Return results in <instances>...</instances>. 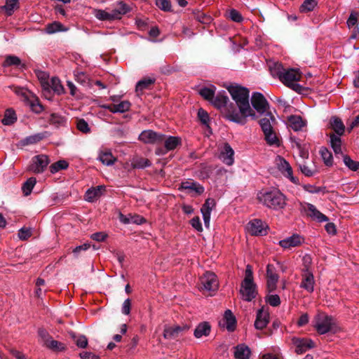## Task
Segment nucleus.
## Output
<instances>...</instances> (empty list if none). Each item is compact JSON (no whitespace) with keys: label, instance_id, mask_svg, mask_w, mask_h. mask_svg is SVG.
I'll return each mask as SVG.
<instances>
[{"label":"nucleus","instance_id":"aec40b11","mask_svg":"<svg viewBox=\"0 0 359 359\" xmlns=\"http://www.w3.org/2000/svg\"><path fill=\"white\" fill-rule=\"evenodd\" d=\"M269 314L266 311L263 309L258 310L257 317L255 322V327L257 330H262L266 327L269 322Z\"/></svg>","mask_w":359,"mask_h":359},{"label":"nucleus","instance_id":"f257e3e1","mask_svg":"<svg viewBox=\"0 0 359 359\" xmlns=\"http://www.w3.org/2000/svg\"><path fill=\"white\" fill-rule=\"evenodd\" d=\"M228 90L238 107L237 110L232 104L225 108L224 116L226 119L236 123L244 125L248 117L256 118V114L249 103V90L240 86H231Z\"/></svg>","mask_w":359,"mask_h":359},{"label":"nucleus","instance_id":"c756f323","mask_svg":"<svg viewBox=\"0 0 359 359\" xmlns=\"http://www.w3.org/2000/svg\"><path fill=\"white\" fill-rule=\"evenodd\" d=\"M111 11L115 20H116L120 19L121 15L126 14L130 11V7L123 1H119L116 7Z\"/></svg>","mask_w":359,"mask_h":359},{"label":"nucleus","instance_id":"4468645a","mask_svg":"<svg viewBox=\"0 0 359 359\" xmlns=\"http://www.w3.org/2000/svg\"><path fill=\"white\" fill-rule=\"evenodd\" d=\"M215 206V201L212 198L206 199L205 203L201 209L205 227L209 228L210 222V215L212 210Z\"/></svg>","mask_w":359,"mask_h":359},{"label":"nucleus","instance_id":"3c124183","mask_svg":"<svg viewBox=\"0 0 359 359\" xmlns=\"http://www.w3.org/2000/svg\"><path fill=\"white\" fill-rule=\"evenodd\" d=\"M154 83V80L151 79H144L140 81L136 85V91H142L147 89Z\"/></svg>","mask_w":359,"mask_h":359},{"label":"nucleus","instance_id":"6e6552de","mask_svg":"<svg viewBox=\"0 0 359 359\" xmlns=\"http://www.w3.org/2000/svg\"><path fill=\"white\" fill-rule=\"evenodd\" d=\"M266 279L267 290L271 292L276 289L279 279L276 269L273 264H269L266 266Z\"/></svg>","mask_w":359,"mask_h":359},{"label":"nucleus","instance_id":"412c9836","mask_svg":"<svg viewBox=\"0 0 359 359\" xmlns=\"http://www.w3.org/2000/svg\"><path fill=\"white\" fill-rule=\"evenodd\" d=\"M130 102L125 100L116 104H103L102 105V107L108 109L112 113H123L130 109Z\"/></svg>","mask_w":359,"mask_h":359},{"label":"nucleus","instance_id":"4c0bfd02","mask_svg":"<svg viewBox=\"0 0 359 359\" xmlns=\"http://www.w3.org/2000/svg\"><path fill=\"white\" fill-rule=\"evenodd\" d=\"M98 158L104 165H111L116 161V158L109 151H101Z\"/></svg>","mask_w":359,"mask_h":359},{"label":"nucleus","instance_id":"6e6d98bb","mask_svg":"<svg viewBox=\"0 0 359 359\" xmlns=\"http://www.w3.org/2000/svg\"><path fill=\"white\" fill-rule=\"evenodd\" d=\"M76 127L79 131L83 133H89L90 132V128L88 123L83 118L79 119L77 121Z\"/></svg>","mask_w":359,"mask_h":359},{"label":"nucleus","instance_id":"c03bdc74","mask_svg":"<svg viewBox=\"0 0 359 359\" xmlns=\"http://www.w3.org/2000/svg\"><path fill=\"white\" fill-rule=\"evenodd\" d=\"M265 136V140L267 142V143L270 145H279V140L276 136V133L273 131V130H269V132H264V133Z\"/></svg>","mask_w":359,"mask_h":359},{"label":"nucleus","instance_id":"bf43d9fd","mask_svg":"<svg viewBox=\"0 0 359 359\" xmlns=\"http://www.w3.org/2000/svg\"><path fill=\"white\" fill-rule=\"evenodd\" d=\"M312 264L311 257L309 255H306L302 257L303 269L302 272H307L310 271V266Z\"/></svg>","mask_w":359,"mask_h":359},{"label":"nucleus","instance_id":"2f4dec72","mask_svg":"<svg viewBox=\"0 0 359 359\" xmlns=\"http://www.w3.org/2000/svg\"><path fill=\"white\" fill-rule=\"evenodd\" d=\"M43 138V135L42 134L38 133L33 135H30L29 137H25V139L20 140L18 143V146L25 147L29 144H34L39 142H40Z\"/></svg>","mask_w":359,"mask_h":359},{"label":"nucleus","instance_id":"a211bd4d","mask_svg":"<svg viewBox=\"0 0 359 359\" xmlns=\"http://www.w3.org/2000/svg\"><path fill=\"white\" fill-rule=\"evenodd\" d=\"M302 280L300 287L311 293L314 290L315 280L311 271L302 272Z\"/></svg>","mask_w":359,"mask_h":359},{"label":"nucleus","instance_id":"a18cd8bd","mask_svg":"<svg viewBox=\"0 0 359 359\" xmlns=\"http://www.w3.org/2000/svg\"><path fill=\"white\" fill-rule=\"evenodd\" d=\"M36 183L35 177L29 178L22 185V189L25 196H28L31 194L32 189Z\"/></svg>","mask_w":359,"mask_h":359},{"label":"nucleus","instance_id":"37998d69","mask_svg":"<svg viewBox=\"0 0 359 359\" xmlns=\"http://www.w3.org/2000/svg\"><path fill=\"white\" fill-rule=\"evenodd\" d=\"M63 25L59 22H53L48 24L45 27V32L48 34H52L57 32L63 31Z\"/></svg>","mask_w":359,"mask_h":359},{"label":"nucleus","instance_id":"774afa93","mask_svg":"<svg viewBox=\"0 0 359 359\" xmlns=\"http://www.w3.org/2000/svg\"><path fill=\"white\" fill-rule=\"evenodd\" d=\"M32 235L31 230L27 228H22L19 230L18 237L21 240H26Z\"/></svg>","mask_w":359,"mask_h":359},{"label":"nucleus","instance_id":"4be33fe9","mask_svg":"<svg viewBox=\"0 0 359 359\" xmlns=\"http://www.w3.org/2000/svg\"><path fill=\"white\" fill-rule=\"evenodd\" d=\"M180 189L187 190L189 194L194 192L196 195H201L204 192L203 187L193 181L182 182Z\"/></svg>","mask_w":359,"mask_h":359},{"label":"nucleus","instance_id":"cd10ccee","mask_svg":"<svg viewBox=\"0 0 359 359\" xmlns=\"http://www.w3.org/2000/svg\"><path fill=\"white\" fill-rule=\"evenodd\" d=\"M341 136L336 135L334 133L330 135V145L335 153V154H341Z\"/></svg>","mask_w":359,"mask_h":359},{"label":"nucleus","instance_id":"052dcab7","mask_svg":"<svg viewBox=\"0 0 359 359\" xmlns=\"http://www.w3.org/2000/svg\"><path fill=\"white\" fill-rule=\"evenodd\" d=\"M266 301L272 306H278L280 304V299L278 294H271L267 296Z\"/></svg>","mask_w":359,"mask_h":359},{"label":"nucleus","instance_id":"9d476101","mask_svg":"<svg viewBox=\"0 0 359 359\" xmlns=\"http://www.w3.org/2000/svg\"><path fill=\"white\" fill-rule=\"evenodd\" d=\"M49 162V158L46 155L36 156L32 158V163L29 167V170L34 173L43 172Z\"/></svg>","mask_w":359,"mask_h":359},{"label":"nucleus","instance_id":"f8f14e48","mask_svg":"<svg viewBox=\"0 0 359 359\" xmlns=\"http://www.w3.org/2000/svg\"><path fill=\"white\" fill-rule=\"evenodd\" d=\"M292 341L295 347V352L298 354L303 353L314 346L313 341L309 339L294 337Z\"/></svg>","mask_w":359,"mask_h":359},{"label":"nucleus","instance_id":"72a5a7b5","mask_svg":"<svg viewBox=\"0 0 359 359\" xmlns=\"http://www.w3.org/2000/svg\"><path fill=\"white\" fill-rule=\"evenodd\" d=\"M228 100H229V97L226 95V93L224 92L222 93H218L217 95V96L213 98V100L211 102L217 108L221 109L222 107H226Z\"/></svg>","mask_w":359,"mask_h":359},{"label":"nucleus","instance_id":"f704fd0d","mask_svg":"<svg viewBox=\"0 0 359 359\" xmlns=\"http://www.w3.org/2000/svg\"><path fill=\"white\" fill-rule=\"evenodd\" d=\"M93 14L100 20H115L112 11L108 12L104 10L94 9Z\"/></svg>","mask_w":359,"mask_h":359},{"label":"nucleus","instance_id":"0eeeda50","mask_svg":"<svg viewBox=\"0 0 359 359\" xmlns=\"http://www.w3.org/2000/svg\"><path fill=\"white\" fill-rule=\"evenodd\" d=\"M139 140L146 144H158L163 142L164 135L151 130H147L140 133Z\"/></svg>","mask_w":359,"mask_h":359},{"label":"nucleus","instance_id":"9b49d317","mask_svg":"<svg viewBox=\"0 0 359 359\" xmlns=\"http://www.w3.org/2000/svg\"><path fill=\"white\" fill-rule=\"evenodd\" d=\"M251 102L253 107L259 114H264L269 108L267 100L260 93H254L252 94Z\"/></svg>","mask_w":359,"mask_h":359},{"label":"nucleus","instance_id":"b1692460","mask_svg":"<svg viewBox=\"0 0 359 359\" xmlns=\"http://www.w3.org/2000/svg\"><path fill=\"white\" fill-rule=\"evenodd\" d=\"M219 324L223 326H226L229 331H233L236 327V318L232 312L230 310H226L224 313L222 322Z\"/></svg>","mask_w":359,"mask_h":359},{"label":"nucleus","instance_id":"2eb2a0df","mask_svg":"<svg viewBox=\"0 0 359 359\" xmlns=\"http://www.w3.org/2000/svg\"><path fill=\"white\" fill-rule=\"evenodd\" d=\"M304 239L298 234H293L283 240L279 241V245L285 248L290 249L301 245L304 243Z\"/></svg>","mask_w":359,"mask_h":359},{"label":"nucleus","instance_id":"4d7b16f0","mask_svg":"<svg viewBox=\"0 0 359 359\" xmlns=\"http://www.w3.org/2000/svg\"><path fill=\"white\" fill-rule=\"evenodd\" d=\"M299 167L301 172L307 177L313 176L316 172V169L310 168L305 163H300Z\"/></svg>","mask_w":359,"mask_h":359},{"label":"nucleus","instance_id":"f3484780","mask_svg":"<svg viewBox=\"0 0 359 359\" xmlns=\"http://www.w3.org/2000/svg\"><path fill=\"white\" fill-rule=\"evenodd\" d=\"M186 327L180 325L165 326L163 330V337L166 339H175L180 337L181 334L186 330Z\"/></svg>","mask_w":359,"mask_h":359},{"label":"nucleus","instance_id":"13d9d810","mask_svg":"<svg viewBox=\"0 0 359 359\" xmlns=\"http://www.w3.org/2000/svg\"><path fill=\"white\" fill-rule=\"evenodd\" d=\"M294 144H295V146H296L297 149L299 151V156L303 159L307 158L309 157V151H308V149L306 147V145H302L299 142H295Z\"/></svg>","mask_w":359,"mask_h":359},{"label":"nucleus","instance_id":"6ab92c4d","mask_svg":"<svg viewBox=\"0 0 359 359\" xmlns=\"http://www.w3.org/2000/svg\"><path fill=\"white\" fill-rule=\"evenodd\" d=\"M234 151L228 143L224 144L219 158L227 165H231L234 162Z\"/></svg>","mask_w":359,"mask_h":359},{"label":"nucleus","instance_id":"c85d7f7f","mask_svg":"<svg viewBox=\"0 0 359 359\" xmlns=\"http://www.w3.org/2000/svg\"><path fill=\"white\" fill-rule=\"evenodd\" d=\"M250 353V350L247 346L241 344L235 348L234 355L237 359H249Z\"/></svg>","mask_w":359,"mask_h":359},{"label":"nucleus","instance_id":"58836bf2","mask_svg":"<svg viewBox=\"0 0 359 359\" xmlns=\"http://www.w3.org/2000/svg\"><path fill=\"white\" fill-rule=\"evenodd\" d=\"M216 88L213 86H212L210 88L204 87L200 89L199 94L205 100L212 102L215 93Z\"/></svg>","mask_w":359,"mask_h":359},{"label":"nucleus","instance_id":"5fc2aeb1","mask_svg":"<svg viewBox=\"0 0 359 359\" xmlns=\"http://www.w3.org/2000/svg\"><path fill=\"white\" fill-rule=\"evenodd\" d=\"M49 122L50 124L58 127L65 122V119L57 114H52L50 116Z\"/></svg>","mask_w":359,"mask_h":359},{"label":"nucleus","instance_id":"393cba45","mask_svg":"<svg viewBox=\"0 0 359 359\" xmlns=\"http://www.w3.org/2000/svg\"><path fill=\"white\" fill-rule=\"evenodd\" d=\"M330 126L334 131L336 135L341 136L345 132V126L339 117H331L330 119Z\"/></svg>","mask_w":359,"mask_h":359},{"label":"nucleus","instance_id":"dca6fc26","mask_svg":"<svg viewBox=\"0 0 359 359\" xmlns=\"http://www.w3.org/2000/svg\"><path fill=\"white\" fill-rule=\"evenodd\" d=\"M304 209L308 216L318 222H322L328 220L327 216L321 213L311 203H306L304 206Z\"/></svg>","mask_w":359,"mask_h":359},{"label":"nucleus","instance_id":"7ed1b4c3","mask_svg":"<svg viewBox=\"0 0 359 359\" xmlns=\"http://www.w3.org/2000/svg\"><path fill=\"white\" fill-rule=\"evenodd\" d=\"M278 76L280 81L288 88L293 90L301 93L303 87L297 83L301 79V73L296 69H284L280 65H276Z\"/></svg>","mask_w":359,"mask_h":359},{"label":"nucleus","instance_id":"338daca9","mask_svg":"<svg viewBox=\"0 0 359 359\" xmlns=\"http://www.w3.org/2000/svg\"><path fill=\"white\" fill-rule=\"evenodd\" d=\"M30 107L32 110L36 114L41 113L43 109V106L36 99L31 102Z\"/></svg>","mask_w":359,"mask_h":359},{"label":"nucleus","instance_id":"864d4df0","mask_svg":"<svg viewBox=\"0 0 359 359\" xmlns=\"http://www.w3.org/2000/svg\"><path fill=\"white\" fill-rule=\"evenodd\" d=\"M344 164L351 170L356 171L359 170V162L354 161L349 156H344Z\"/></svg>","mask_w":359,"mask_h":359},{"label":"nucleus","instance_id":"ddd939ff","mask_svg":"<svg viewBox=\"0 0 359 359\" xmlns=\"http://www.w3.org/2000/svg\"><path fill=\"white\" fill-rule=\"evenodd\" d=\"M277 164L278 170L285 177L290 179V180L294 184L298 183V180L293 176L292 167L287 161L283 158H279Z\"/></svg>","mask_w":359,"mask_h":359},{"label":"nucleus","instance_id":"a878e982","mask_svg":"<svg viewBox=\"0 0 359 359\" xmlns=\"http://www.w3.org/2000/svg\"><path fill=\"white\" fill-rule=\"evenodd\" d=\"M104 187L97 186L94 188L88 189L85 194V199L88 202H93L101 196Z\"/></svg>","mask_w":359,"mask_h":359},{"label":"nucleus","instance_id":"09e8293b","mask_svg":"<svg viewBox=\"0 0 359 359\" xmlns=\"http://www.w3.org/2000/svg\"><path fill=\"white\" fill-rule=\"evenodd\" d=\"M68 167V163L65 160H60L50 166V171L54 174L60 170L66 169Z\"/></svg>","mask_w":359,"mask_h":359},{"label":"nucleus","instance_id":"69168bd1","mask_svg":"<svg viewBox=\"0 0 359 359\" xmlns=\"http://www.w3.org/2000/svg\"><path fill=\"white\" fill-rule=\"evenodd\" d=\"M229 18L233 22H240L243 20L241 14L235 9H231L229 13Z\"/></svg>","mask_w":359,"mask_h":359},{"label":"nucleus","instance_id":"680f3d73","mask_svg":"<svg viewBox=\"0 0 359 359\" xmlns=\"http://www.w3.org/2000/svg\"><path fill=\"white\" fill-rule=\"evenodd\" d=\"M359 18V14L357 12H352L347 20V25L349 28L354 27L357 25Z\"/></svg>","mask_w":359,"mask_h":359},{"label":"nucleus","instance_id":"e433bc0d","mask_svg":"<svg viewBox=\"0 0 359 359\" xmlns=\"http://www.w3.org/2000/svg\"><path fill=\"white\" fill-rule=\"evenodd\" d=\"M35 73H36V75L38 79L39 80V81L41 84L42 88L46 90H49L50 82H49L48 74L46 72L41 71V70H36L35 72Z\"/></svg>","mask_w":359,"mask_h":359},{"label":"nucleus","instance_id":"7c9ffc66","mask_svg":"<svg viewBox=\"0 0 359 359\" xmlns=\"http://www.w3.org/2000/svg\"><path fill=\"white\" fill-rule=\"evenodd\" d=\"M166 151L175 149L178 145L181 144V138L179 137L169 136L164 138L163 141Z\"/></svg>","mask_w":359,"mask_h":359},{"label":"nucleus","instance_id":"ea45409f","mask_svg":"<svg viewBox=\"0 0 359 359\" xmlns=\"http://www.w3.org/2000/svg\"><path fill=\"white\" fill-rule=\"evenodd\" d=\"M17 120L15 111L13 109H8L5 111L4 117L1 122L5 126H9L14 123Z\"/></svg>","mask_w":359,"mask_h":359},{"label":"nucleus","instance_id":"20e7f679","mask_svg":"<svg viewBox=\"0 0 359 359\" xmlns=\"http://www.w3.org/2000/svg\"><path fill=\"white\" fill-rule=\"evenodd\" d=\"M257 285L253 280V272L250 265H247L245 271V278L241 283L240 294L241 299L245 302L252 301L257 295Z\"/></svg>","mask_w":359,"mask_h":359},{"label":"nucleus","instance_id":"0e129e2a","mask_svg":"<svg viewBox=\"0 0 359 359\" xmlns=\"http://www.w3.org/2000/svg\"><path fill=\"white\" fill-rule=\"evenodd\" d=\"M156 6L164 11H168L171 8V4L168 0H156Z\"/></svg>","mask_w":359,"mask_h":359},{"label":"nucleus","instance_id":"8fccbe9b","mask_svg":"<svg viewBox=\"0 0 359 359\" xmlns=\"http://www.w3.org/2000/svg\"><path fill=\"white\" fill-rule=\"evenodd\" d=\"M321 157L326 165H331L332 164V155L331 152L325 147H323L320 150Z\"/></svg>","mask_w":359,"mask_h":359},{"label":"nucleus","instance_id":"bb28decb","mask_svg":"<svg viewBox=\"0 0 359 359\" xmlns=\"http://www.w3.org/2000/svg\"><path fill=\"white\" fill-rule=\"evenodd\" d=\"M2 65L4 67L14 66L15 67L25 68V65L22 62L18 57L11 55L6 57Z\"/></svg>","mask_w":359,"mask_h":359},{"label":"nucleus","instance_id":"49530a36","mask_svg":"<svg viewBox=\"0 0 359 359\" xmlns=\"http://www.w3.org/2000/svg\"><path fill=\"white\" fill-rule=\"evenodd\" d=\"M50 88H51L58 95L64 93V88L61 84L60 80L57 77L51 79Z\"/></svg>","mask_w":359,"mask_h":359},{"label":"nucleus","instance_id":"1a4fd4ad","mask_svg":"<svg viewBox=\"0 0 359 359\" xmlns=\"http://www.w3.org/2000/svg\"><path fill=\"white\" fill-rule=\"evenodd\" d=\"M248 232L253 236H264L267 233L268 226L260 219H253L248 224Z\"/></svg>","mask_w":359,"mask_h":359},{"label":"nucleus","instance_id":"f03ea898","mask_svg":"<svg viewBox=\"0 0 359 359\" xmlns=\"http://www.w3.org/2000/svg\"><path fill=\"white\" fill-rule=\"evenodd\" d=\"M257 200L263 205L276 210L286 205V197L278 189L262 190L257 194Z\"/></svg>","mask_w":359,"mask_h":359},{"label":"nucleus","instance_id":"5701e85b","mask_svg":"<svg viewBox=\"0 0 359 359\" xmlns=\"http://www.w3.org/2000/svg\"><path fill=\"white\" fill-rule=\"evenodd\" d=\"M276 123V118L271 112H266L264 116L259 121L263 133L273 130V126Z\"/></svg>","mask_w":359,"mask_h":359},{"label":"nucleus","instance_id":"e2e57ef3","mask_svg":"<svg viewBox=\"0 0 359 359\" xmlns=\"http://www.w3.org/2000/svg\"><path fill=\"white\" fill-rule=\"evenodd\" d=\"M74 76L76 81L81 84H85L88 81V76L83 72H75Z\"/></svg>","mask_w":359,"mask_h":359},{"label":"nucleus","instance_id":"c9c22d12","mask_svg":"<svg viewBox=\"0 0 359 359\" xmlns=\"http://www.w3.org/2000/svg\"><path fill=\"white\" fill-rule=\"evenodd\" d=\"M210 332V326L208 323H203L199 324L194 331V336L196 338H200L203 336L209 335Z\"/></svg>","mask_w":359,"mask_h":359},{"label":"nucleus","instance_id":"473e14b6","mask_svg":"<svg viewBox=\"0 0 359 359\" xmlns=\"http://www.w3.org/2000/svg\"><path fill=\"white\" fill-rule=\"evenodd\" d=\"M290 126L295 131H299L305 126L304 120L299 116H292L289 118Z\"/></svg>","mask_w":359,"mask_h":359},{"label":"nucleus","instance_id":"79ce46f5","mask_svg":"<svg viewBox=\"0 0 359 359\" xmlns=\"http://www.w3.org/2000/svg\"><path fill=\"white\" fill-rule=\"evenodd\" d=\"M18 7V0H7L2 9L5 11L7 15H11Z\"/></svg>","mask_w":359,"mask_h":359},{"label":"nucleus","instance_id":"423d86ee","mask_svg":"<svg viewBox=\"0 0 359 359\" xmlns=\"http://www.w3.org/2000/svg\"><path fill=\"white\" fill-rule=\"evenodd\" d=\"M314 327L320 334H323L332 330L334 325V320L332 316L324 313H319L315 317Z\"/></svg>","mask_w":359,"mask_h":359},{"label":"nucleus","instance_id":"a19ab883","mask_svg":"<svg viewBox=\"0 0 359 359\" xmlns=\"http://www.w3.org/2000/svg\"><path fill=\"white\" fill-rule=\"evenodd\" d=\"M318 2L316 0H305L299 8L301 13H306L314 10Z\"/></svg>","mask_w":359,"mask_h":359},{"label":"nucleus","instance_id":"603ef678","mask_svg":"<svg viewBox=\"0 0 359 359\" xmlns=\"http://www.w3.org/2000/svg\"><path fill=\"white\" fill-rule=\"evenodd\" d=\"M133 165L135 168H144L150 166L151 163L147 158H137L133 161Z\"/></svg>","mask_w":359,"mask_h":359},{"label":"nucleus","instance_id":"de8ad7c7","mask_svg":"<svg viewBox=\"0 0 359 359\" xmlns=\"http://www.w3.org/2000/svg\"><path fill=\"white\" fill-rule=\"evenodd\" d=\"M44 345L53 351L65 350V345L61 342L53 339L52 337Z\"/></svg>","mask_w":359,"mask_h":359},{"label":"nucleus","instance_id":"39448f33","mask_svg":"<svg viewBox=\"0 0 359 359\" xmlns=\"http://www.w3.org/2000/svg\"><path fill=\"white\" fill-rule=\"evenodd\" d=\"M219 287L216 275L212 272H206L200 278L199 290L204 294L212 296Z\"/></svg>","mask_w":359,"mask_h":359}]
</instances>
